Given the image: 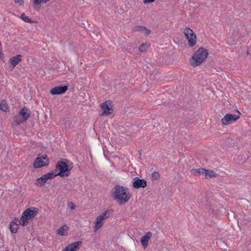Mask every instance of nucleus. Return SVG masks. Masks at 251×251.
I'll return each mask as SVG.
<instances>
[{"mask_svg": "<svg viewBox=\"0 0 251 251\" xmlns=\"http://www.w3.org/2000/svg\"><path fill=\"white\" fill-rule=\"evenodd\" d=\"M112 197L120 204L126 203L131 198V194L128 188L117 185L114 188Z\"/></svg>", "mask_w": 251, "mask_h": 251, "instance_id": "f257e3e1", "label": "nucleus"}, {"mask_svg": "<svg viewBox=\"0 0 251 251\" xmlns=\"http://www.w3.org/2000/svg\"><path fill=\"white\" fill-rule=\"evenodd\" d=\"M208 55V50L203 48H201L193 53L189 59V63L193 67L199 66L206 60Z\"/></svg>", "mask_w": 251, "mask_h": 251, "instance_id": "f03ea898", "label": "nucleus"}, {"mask_svg": "<svg viewBox=\"0 0 251 251\" xmlns=\"http://www.w3.org/2000/svg\"><path fill=\"white\" fill-rule=\"evenodd\" d=\"M72 163L67 160L63 159L59 161L56 165V169L60 172L56 176H59L61 177H67L70 174V171L73 169Z\"/></svg>", "mask_w": 251, "mask_h": 251, "instance_id": "7ed1b4c3", "label": "nucleus"}, {"mask_svg": "<svg viewBox=\"0 0 251 251\" xmlns=\"http://www.w3.org/2000/svg\"><path fill=\"white\" fill-rule=\"evenodd\" d=\"M38 210L35 207L26 209L22 214L20 218V224L22 226H27L31 219L34 218L38 214Z\"/></svg>", "mask_w": 251, "mask_h": 251, "instance_id": "20e7f679", "label": "nucleus"}, {"mask_svg": "<svg viewBox=\"0 0 251 251\" xmlns=\"http://www.w3.org/2000/svg\"><path fill=\"white\" fill-rule=\"evenodd\" d=\"M31 115V111L26 107H24L14 117L13 124L17 126L26 121Z\"/></svg>", "mask_w": 251, "mask_h": 251, "instance_id": "39448f33", "label": "nucleus"}, {"mask_svg": "<svg viewBox=\"0 0 251 251\" xmlns=\"http://www.w3.org/2000/svg\"><path fill=\"white\" fill-rule=\"evenodd\" d=\"M111 214V211L107 210L97 216L94 221V231L96 232L104 225L105 220L108 218Z\"/></svg>", "mask_w": 251, "mask_h": 251, "instance_id": "423d86ee", "label": "nucleus"}, {"mask_svg": "<svg viewBox=\"0 0 251 251\" xmlns=\"http://www.w3.org/2000/svg\"><path fill=\"white\" fill-rule=\"evenodd\" d=\"M191 173L194 176L198 175H203L206 178H211L217 176V174L212 170H205L203 168L193 169Z\"/></svg>", "mask_w": 251, "mask_h": 251, "instance_id": "0eeeda50", "label": "nucleus"}, {"mask_svg": "<svg viewBox=\"0 0 251 251\" xmlns=\"http://www.w3.org/2000/svg\"><path fill=\"white\" fill-rule=\"evenodd\" d=\"M184 34L188 40L189 46L192 47L195 46L197 42V38L193 31L190 28H185L184 29Z\"/></svg>", "mask_w": 251, "mask_h": 251, "instance_id": "6e6552de", "label": "nucleus"}, {"mask_svg": "<svg viewBox=\"0 0 251 251\" xmlns=\"http://www.w3.org/2000/svg\"><path fill=\"white\" fill-rule=\"evenodd\" d=\"M239 118V115L226 114L222 119L221 122L223 125L226 126L237 121Z\"/></svg>", "mask_w": 251, "mask_h": 251, "instance_id": "1a4fd4ad", "label": "nucleus"}, {"mask_svg": "<svg viewBox=\"0 0 251 251\" xmlns=\"http://www.w3.org/2000/svg\"><path fill=\"white\" fill-rule=\"evenodd\" d=\"M48 165V159L47 156H38L33 163L35 168H39Z\"/></svg>", "mask_w": 251, "mask_h": 251, "instance_id": "9d476101", "label": "nucleus"}, {"mask_svg": "<svg viewBox=\"0 0 251 251\" xmlns=\"http://www.w3.org/2000/svg\"><path fill=\"white\" fill-rule=\"evenodd\" d=\"M55 176L56 175L52 172L47 173L36 180V184L42 186L44 185L49 179H51Z\"/></svg>", "mask_w": 251, "mask_h": 251, "instance_id": "9b49d317", "label": "nucleus"}, {"mask_svg": "<svg viewBox=\"0 0 251 251\" xmlns=\"http://www.w3.org/2000/svg\"><path fill=\"white\" fill-rule=\"evenodd\" d=\"M101 108L102 110V114L109 115L113 112V105L110 101H106L101 105Z\"/></svg>", "mask_w": 251, "mask_h": 251, "instance_id": "f8f14e48", "label": "nucleus"}, {"mask_svg": "<svg viewBox=\"0 0 251 251\" xmlns=\"http://www.w3.org/2000/svg\"><path fill=\"white\" fill-rule=\"evenodd\" d=\"M82 244L81 241H76L67 245L62 251H78Z\"/></svg>", "mask_w": 251, "mask_h": 251, "instance_id": "ddd939ff", "label": "nucleus"}, {"mask_svg": "<svg viewBox=\"0 0 251 251\" xmlns=\"http://www.w3.org/2000/svg\"><path fill=\"white\" fill-rule=\"evenodd\" d=\"M132 185L135 188H139L140 187L145 188L147 186V183L144 179H140L136 177L133 182Z\"/></svg>", "mask_w": 251, "mask_h": 251, "instance_id": "4468645a", "label": "nucleus"}, {"mask_svg": "<svg viewBox=\"0 0 251 251\" xmlns=\"http://www.w3.org/2000/svg\"><path fill=\"white\" fill-rule=\"evenodd\" d=\"M22 56L21 55H17L10 58L9 63L10 64V67L12 69L18 64L22 60Z\"/></svg>", "mask_w": 251, "mask_h": 251, "instance_id": "2eb2a0df", "label": "nucleus"}, {"mask_svg": "<svg viewBox=\"0 0 251 251\" xmlns=\"http://www.w3.org/2000/svg\"><path fill=\"white\" fill-rule=\"evenodd\" d=\"M67 89V86L55 87L50 90V93L53 95H60L64 93Z\"/></svg>", "mask_w": 251, "mask_h": 251, "instance_id": "dca6fc26", "label": "nucleus"}, {"mask_svg": "<svg viewBox=\"0 0 251 251\" xmlns=\"http://www.w3.org/2000/svg\"><path fill=\"white\" fill-rule=\"evenodd\" d=\"M20 224V220L18 218L14 219L11 223L10 225V231L12 233H16L17 232Z\"/></svg>", "mask_w": 251, "mask_h": 251, "instance_id": "f3484780", "label": "nucleus"}, {"mask_svg": "<svg viewBox=\"0 0 251 251\" xmlns=\"http://www.w3.org/2000/svg\"><path fill=\"white\" fill-rule=\"evenodd\" d=\"M51 0H31L32 7L34 10H39L42 4H45Z\"/></svg>", "mask_w": 251, "mask_h": 251, "instance_id": "a211bd4d", "label": "nucleus"}, {"mask_svg": "<svg viewBox=\"0 0 251 251\" xmlns=\"http://www.w3.org/2000/svg\"><path fill=\"white\" fill-rule=\"evenodd\" d=\"M69 227L67 225H64L60 227L56 231V233L59 236H66L68 234Z\"/></svg>", "mask_w": 251, "mask_h": 251, "instance_id": "6ab92c4d", "label": "nucleus"}, {"mask_svg": "<svg viewBox=\"0 0 251 251\" xmlns=\"http://www.w3.org/2000/svg\"><path fill=\"white\" fill-rule=\"evenodd\" d=\"M152 236V233L151 232H148L141 239V244L144 249L146 248L148 245V242Z\"/></svg>", "mask_w": 251, "mask_h": 251, "instance_id": "aec40b11", "label": "nucleus"}, {"mask_svg": "<svg viewBox=\"0 0 251 251\" xmlns=\"http://www.w3.org/2000/svg\"><path fill=\"white\" fill-rule=\"evenodd\" d=\"M0 109L3 112H8L9 111V106L5 100L1 101L0 104Z\"/></svg>", "mask_w": 251, "mask_h": 251, "instance_id": "412c9836", "label": "nucleus"}, {"mask_svg": "<svg viewBox=\"0 0 251 251\" xmlns=\"http://www.w3.org/2000/svg\"><path fill=\"white\" fill-rule=\"evenodd\" d=\"M150 46V44L149 43H143L140 45L139 47V50L141 52H145L148 50Z\"/></svg>", "mask_w": 251, "mask_h": 251, "instance_id": "4be33fe9", "label": "nucleus"}, {"mask_svg": "<svg viewBox=\"0 0 251 251\" xmlns=\"http://www.w3.org/2000/svg\"><path fill=\"white\" fill-rule=\"evenodd\" d=\"M21 18L25 22L28 23H33V21L30 17L26 16L25 13L21 15Z\"/></svg>", "mask_w": 251, "mask_h": 251, "instance_id": "5701e85b", "label": "nucleus"}, {"mask_svg": "<svg viewBox=\"0 0 251 251\" xmlns=\"http://www.w3.org/2000/svg\"><path fill=\"white\" fill-rule=\"evenodd\" d=\"M145 26L136 25L134 26L133 28V31L134 32H141L142 33L143 30L144 29Z\"/></svg>", "mask_w": 251, "mask_h": 251, "instance_id": "b1692460", "label": "nucleus"}, {"mask_svg": "<svg viewBox=\"0 0 251 251\" xmlns=\"http://www.w3.org/2000/svg\"><path fill=\"white\" fill-rule=\"evenodd\" d=\"M152 178L154 180H157L159 178V174L158 172H154L152 174Z\"/></svg>", "mask_w": 251, "mask_h": 251, "instance_id": "393cba45", "label": "nucleus"}, {"mask_svg": "<svg viewBox=\"0 0 251 251\" xmlns=\"http://www.w3.org/2000/svg\"><path fill=\"white\" fill-rule=\"evenodd\" d=\"M68 207L71 210H74L75 208V205L72 202H69L67 204Z\"/></svg>", "mask_w": 251, "mask_h": 251, "instance_id": "a878e982", "label": "nucleus"}, {"mask_svg": "<svg viewBox=\"0 0 251 251\" xmlns=\"http://www.w3.org/2000/svg\"><path fill=\"white\" fill-rule=\"evenodd\" d=\"M142 33H143L145 35H148L151 33V31L149 29L147 28L146 27H144Z\"/></svg>", "mask_w": 251, "mask_h": 251, "instance_id": "bb28decb", "label": "nucleus"}, {"mask_svg": "<svg viewBox=\"0 0 251 251\" xmlns=\"http://www.w3.org/2000/svg\"><path fill=\"white\" fill-rule=\"evenodd\" d=\"M15 2L18 4L20 6H22L24 5V1L23 0H14Z\"/></svg>", "mask_w": 251, "mask_h": 251, "instance_id": "cd10ccee", "label": "nucleus"}, {"mask_svg": "<svg viewBox=\"0 0 251 251\" xmlns=\"http://www.w3.org/2000/svg\"><path fill=\"white\" fill-rule=\"evenodd\" d=\"M0 59L3 61L4 59V54L2 52V49L0 50Z\"/></svg>", "mask_w": 251, "mask_h": 251, "instance_id": "c85d7f7f", "label": "nucleus"}, {"mask_svg": "<svg viewBox=\"0 0 251 251\" xmlns=\"http://www.w3.org/2000/svg\"><path fill=\"white\" fill-rule=\"evenodd\" d=\"M154 1V0H144L143 2L144 3H151Z\"/></svg>", "mask_w": 251, "mask_h": 251, "instance_id": "c756f323", "label": "nucleus"}, {"mask_svg": "<svg viewBox=\"0 0 251 251\" xmlns=\"http://www.w3.org/2000/svg\"><path fill=\"white\" fill-rule=\"evenodd\" d=\"M236 111H237V112L239 114H240V112L239 111V110H236Z\"/></svg>", "mask_w": 251, "mask_h": 251, "instance_id": "7c9ffc66", "label": "nucleus"}]
</instances>
